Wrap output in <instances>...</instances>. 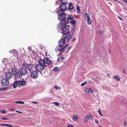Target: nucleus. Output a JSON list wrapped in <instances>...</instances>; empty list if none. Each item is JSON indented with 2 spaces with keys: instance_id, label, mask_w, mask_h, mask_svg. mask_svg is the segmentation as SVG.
<instances>
[{
  "instance_id": "1",
  "label": "nucleus",
  "mask_w": 127,
  "mask_h": 127,
  "mask_svg": "<svg viewBox=\"0 0 127 127\" xmlns=\"http://www.w3.org/2000/svg\"><path fill=\"white\" fill-rule=\"evenodd\" d=\"M38 64L36 66V69L41 73L47 65L51 64V61L47 58H45L43 60H40L38 62Z\"/></svg>"
},
{
  "instance_id": "2",
  "label": "nucleus",
  "mask_w": 127,
  "mask_h": 127,
  "mask_svg": "<svg viewBox=\"0 0 127 127\" xmlns=\"http://www.w3.org/2000/svg\"><path fill=\"white\" fill-rule=\"evenodd\" d=\"M22 65L23 67L26 69L31 72L34 69V66L32 64H27L26 62H24L22 64Z\"/></svg>"
},
{
  "instance_id": "3",
  "label": "nucleus",
  "mask_w": 127,
  "mask_h": 127,
  "mask_svg": "<svg viewBox=\"0 0 127 127\" xmlns=\"http://www.w3.org/2000/svg\"><path fill=\"white\" fill-rule=\"evenodd\" d=\"M58 31L63 34L66 35L69 33V27L67 25L64 26L62 29L59 30Z\"/></svg>"
},
{
  "instance_id": "4",
  "label": "nucleus",
  "mask_w": 127,
  "mask_h": 127,
  "mask_svg": "<svg viewBox=\"0 0 127 127\" xmlns=\"http://www.w3.org/2000/svg\"><path fill=\"white\" fill-rule=\"evenodd\" d=\"M18 71V78H19L22 76L27 74L28 73L27 70L23 67L20 68Z\"/></svg>"
},
{
  "instance_id": "5",
  "label": "nucleus",
  "mask_w": 127,
  "mask_h": 127,
  "mask_svg": "<svg viewBox=\"0 0 127 127\" xmlns=\"http://www.w3.org/2000/svg\"><path fill=\"white\" fill-rule=\"evenodd\" d=\"M57 12L59 14V18L60 20H62L65 19L66 16L65 13L60 12V11H58Z\"/></svg>"
},
{
  "instance_id": "6",
  "label": "nucleus",
  "mask_w": 127,
  "mask_h": 127,
  "mask_svg": "<svg viewBox=\"0 0 127 127\" xmlns=\"http://www.w3.org/2000/svg\"><path fill=\"white\" fill-rule=\"evenodd\" d=\"M67 2H65L63 4H61L60 6V10L59 11H60L61 12H64L67 9L66 5L65 4Z\"/></svg>"
},
{
  "instance_id": "7",
  "label": "nucleus",
  "mask_w": 127,
  "mask_h": 127,
  "mask_svg": "<svg viewBox=\"0 0 127 127\" xmlns=\"http://www.w3.org/2000/svg\"><path fill=\"white\" fill-rule=\"evenodd\" d=\"M17 68L16 67L12 68V72L13 75L16 78H18L19 71L17 70Z\"/></svg>"
},
{
  "instance_id": "8",
  "label": "nucleus",
  "mask_w": 127,
  "mask_h": 127,
  "mask_svg": "<svg viewBox=\"0 0 127 127\" xmlns=\"http://www.w3.org/2000/svg\"><path fill=\"white\" fill-rule=\"evenodd\" d=\"M1 82L2 85L4 86H7L9 84L8 81L5 78L2 79Z\"/></svg>"
},
{
  "instance_id": "9",
  "label": "nucleus",
  "mask_w": 127,
  "mask_h": 127,
  "mask_svg": "<svg viewBox=\"0 0 127 127\" xmlns=\"http://www.w3.org/2000/svg\"><path fill=\"white\" fill-rule=\"evenodd\" d=\"M38 75V72L37 71L34 70L32 72L31 76L32 78L34 79L36 78Z\"/></svg>"
},
{
  "instance_id": "10",
  "label": "nucleus",
  "mask_w": 127,
  "mask_h": 127,
  "mask_svg": "<svg viewBox=\"0 0 127 127\" xmlns=\"http://www.w3.org/2000/svg\"><path fill=\"white\" fill-rule=\"evenodd\" d=\"M17 82L18 83V85L19 87H21L22 86H24L26 85V82L24 80L17 81Z\"/></svg>"
},
{
  "instance_id": "11",
  "label": "nucleus",
  "mask_w": 127,
  "mask_h": 127,
  "mask_svg": "<svg viewBox=\"0 0 127 127\" xmlns=\"http://www.w3.org/2000/svg\"><path fill=\"white\" fill-rule=\"evenodd\" d=\"M12 74L10 72H7L5 74L6 78L7 79H11L12 77Z\"/></svg>"
},
{
  "instance_id": "12",
  "label": "nucleus",
  "mask_w": 127,
  "mask_h": 127,
  "mask_svg": "<svg viewBox=\"0 0 127 127\" xmlns=\"http://www.w3.org/2000/svg\"><path fill=\"white\" fill-rule=\"evenodd\" d=\"M85 17L86 19L87 20L88 24H90L91 22V20L90 19L89 15L88 13H86L85 14Z\"/></svg>"
},
{
  "instance_id": "13",
  "label": "nucleus",
  "mask_w": 127,
  "mask_h": 127,
  "mask_svg": "<svg viewBox=\"0 0 127 127\" xmlns=\"http://www.w3.org/2000/svg\"><path fill=\"white\" fill-rule=\"evenodd\" d=\"M72 37V36L70 35L65 36L64 37V39L65 41H68L70 40Z\"/></svg>"
},
{
  "instance_id": "14",
  "label": "nucleus",
  "mask_w": 127,
  "mask_h": 127,
  "mask_svg": "<svg viewBox=\"0 0 127 127\" xmlns=\"http://www.w3.org/2000/svg\"><path fill=\"white\" fill-rule=\"evenodd\" d=\"M65 40L64 39H62L60 40L59 41V45L60 46H62L65 43Z\"/></svg>"
},
{
  "instance_id": "15",
  "label": "nucleus",
  "mask_w": 127,
  "mask_h": 127,
  "mask_svg": "<svg viewBox=\"0 0 127 127\" xmlns=\"http://www.w3.org/2000/svg\"><path fill=\"white\" fill-rule=\"evenodd\" d=\"M62 21L61 22L64 25L65 24H67L69 22V20L67 19V18L66 19H65L64 20H61Z\"/></svg>"
},
{
  "instance_id": "16",
  "label": "nucleus",
  "mask_w": 127,
  "mask_h": 127,
  "mask_svg": "<svg viewBox=\"0 0 127 127\" xmlns=\"http://www.w3.org/2000/svg\"><path fill=\"white\" fill-rule=\"evenodd\" d=\"M61 46L59 45L56 47V51L57 52H60L61 51V49L62 48Z\"/></svg>"
},
{
  "instance_id": "17",
  "label": "nucleus",
  "mask_w": 127,
  "mask_h": 127,
  "mask_svg": "<svg viewBox=\"0 0 127 127\" xmlns=\"http://www.w3.org/2000/svg\"><path fill=\"white\" fill-rule=\"evenodd\" d=\"M64 25L63 24H62L61 22V23L59 24L58 25V31L61 30L62 27L63 28Z\"/></svg>"
},
{
  "instance_id": "18",
  "label": "nucleus",
  "mask_w": 127,
  "mask_h": 127,
  "mask_svg": "<svg viewBox=\"0 0 127 127\" xmlns=\"http://www.w3.org/2000/svg\"><path fill=\"white\" fill-rule=\"evenodd\" d=\"M85 91L86 92L88 93H91L93 92L91 89L89 88H88L86 89Z\"/></svg>"
},
{
  "instance_id": "19",
  "label": "nucleus",
  "mask_w": 127,
  "mask_h": 127,
  "mask_svg": "<svg viewBox=\"0 0 127 127\" xmlns=\"http://www.w3.org/2000/svg\"><path fill=\"white\" fill-rule=\"evenodd\" d=\"M2 61L3 64H7L8 63V60L6 58L3 59L2 60Z\"/></svg>"
},
{
  "instance_id": "20",
  "label": "nucleus",
  "mask_w": 127,
  "mask_h": 127,
  "mask_svg": "<svg viewBox=\"0 0 127 127\" xmlns=\"http://www.w3.org/2000/svg\"><path fill=\"white\" fill-rule=\"evenodd\" d=\"M67 17V19L68 20L69 19L72 20L74 18L71 15H68Z\"/></svg>"
},
{
  "instance_id": "21",
  "label": "nucleus",
  "mask_w": 127,
  "mask_h": 127,
  "mask_svg": "<svg viewBox=\"0 0 127 127\" xmlns=\"http://www.w3.org/2000/svg\"><path fill=\"white\" fill-rule=\"evenodd\" d=\"M113 77L114 79L116 80L119 81L120 80L119 77L118 75L114 76Z\"/></svg>"
},
{
  "instance_id": "22",
  "label": "nucleus",
  "mask_w": 127,
  "mask_h": 127,
  "mask_svg": "<svg viewBox=\"0 0 127 127\" xmlns=\"http://www.w3.org/2000/svg\"><path fill=\"white\" fill-rule=\"evenodd\" d=\"M78 117L76 115H74L73 116V119L74 121H76L78 120Z\"/></svg>"
},
{
  "instance_id": "23",
  "label": "nucleus",
  "mask_w": 127,
  "mask_h": 127,
  "mask_svg": "<svg viewBox=\"0 0 127 127\" xmlns=\"http://www.w3.org/2000/svg\"><path fill=\"white\" fill-rule=\"evenodd\" d=\"M17 82V81L13 84V86L14 88H15L16 87L17 84L18 85V83Z\"/></svg>"
},
{
  "instance_id": "24",
  "label": "nucleus",
  "mask_w": 127,
  "mask_h": 127,
  "mask_svg": "<svg viewBox=\"0 0 127 127\" xmlns=\"http://www.w3.org/2000/svg\"><path fill=\"white\" fill-rule=\"evenodd\" d=\"M88 118L87 116H86L85 117L84 119V122L85 123H86L87 122V121L88 120Z\"/></svg>"
},
{
  "instance_id": "25",
  "label": "nucleus",
  "mask_w": 127,
  "mask_h": 127,
  "mask_svg": "<svg viewBox=\"0 0 127 127\" xmlns=\"http://www.w3.org/2000/svg\"><path fill=\"white\" fill-rule=\"evenodd\" d=\"M15 102L16 103H20L23 104L24 103V102L22 101H17Z\"/></svg>"
},
{
  "instance_id": "26",
  "label": "nucleus",
  "mask_w": 127,
  "mask_h": 127,
  "mask_svg": "<svg viewBox=\"0 0 127 127\" xmlns=\"http://www.w3.org/2000/svg\"><path fill=\"white\" fill-rule=\"evenodd\" d=\"M87 116L89 119H91L93 118V116L90 114H88Z\"/></svg>"
},
{
  "instance_id": "27",
  "label": "nucleus",
  "mask_w": 127,
  "mask_h": 127,
  "mask_svg": "<svg viewBox=\"0 0 127 127\" xmlns=\"http://www.w3.org/2000/svg\"><path fill=\"white\" fill-rule=\"evenodd\" d=\"M12 52L13 54H14L17 53V51L16 50L14 49L12 51Z\"/></svg>"
},
{
  "instance_id": "28",
  "label": "nucleus",
  "mask_w": 127,
  "mask_h": 127,
  "mask_svg": "<svg viewBox=\"0 0 127 127\" xmlns=\"http://www.w3.org/2000/svg\"><path fill=\"white\" fill-rule=\"evenodd\" d=\"M52 103H54L56 106H58L59 105V103L57 102H53Z\"/></svg>"
},
{
  "instance_id": "29",
  "label": "nucleus",
  "mask_w": 127,
  "mask_h": 127,
  "mask_svg": "<svg viewBox=\"0 0 127 127\" xmlns=\"http://www.w3.org/2000/svg\"><path fill=\"white\" fill-rule=\"evenodd\" d=\"M76 21L75 20H73L71 21V23L72 24H75Z\"/></svg>"
},
{
  "instance_id": "30",
  "label": "nucleus",
  "mask_w": 127,
  "mask_h": 127,
  "mask_svg": "<svg viewBox=\"0 0 127 127\" xmlns=\"http://www.w3.org/2000/svg\"><path fill=\"white\" fill-rule=\"evenodd\" d=\"M58 68L57 67H55L53 69V70L55 71H57L58 70Z\"/></svg>"
},
{
  "instance_id": "31",
  "label": "nucleus",
  "mask_w": 127,
  "mask_h": 127,
  "mask_svg": "<svg viewBox=\"0 0 127 127\" xmlns=\"http://www.w3.org/2000/svg\"><path fill=\"white\" fill-rule=\"evenodd\" d=\"M73 8V7L72 5L69 6L68 7V8L69 9L71 10Z\"/></svg>"
},
{
  "instance_id": "32",
  "label": "nucleus",
  "mask_w": 127,
  "mask_h": 127,
  "mask_svg": "<svg viewBox=\"0 0 127 127\" xmlns=\"http://www.w3.org/2000/svg\"><path fill=\"white\" fill-rule=\"evenodd\" d=\"M98 112L100 115L102 116H103V115L101 114L100 112V109H98Z\"/></svg>"
},
{
  "instance_id": "33",
  "label": "nucleus",
  "mask_w": 127,
  "mask_h": 127,
  "mask_svg": "<svg viewBox=\"0 0 127 127\" xmlns=\"http://www.w3.org/2000/svg\"><path fill=\"white\" fill-rule=\"evenodd\" d=\"M5 126L9 127H13L12 125L8 124H6Z\"/></svg>"
},
{
  "instance_id": "34",
  "label": "nucleus",
  "mask_w": 127,
  "mask_h": 127,
  "mask_svg": "<svg viewBox=\"0 0 127 127\" xmlns=\"http://www.w3.org/2000/svg\"><path fill=\"white\" fill-rule=\"evenodd\" d=\"M66 48L64 46L63 48H62V51L63 52H64L65 51V48Z\"/></svg>"
},
{
  "instance_id": "35",
  "label": "nucleus",
  "mask_w": 127,
  "mask_h": 127,
  "mask_svg": "<svg viewBox=\"0 0 127 127\" xmlns=\"http://www.w3.org/2000/svg\"><path fill=\"white\" fill-rule=\"evenodd\" d=\"M80 8V7H79L78 5H77V7L76 8L77 10L78 11H80L81 10H80L79 9Z\"/></svg>"
},
{
  "instance_id": "36",
  "label": "nucleus",
  "mask_w": 127,
  "mask_h": 127,
  "mask_svg": "<svg viewBox=\"0 0 127 127\" xmlns=\"http://www.w3.org/2000/svg\"><path fill=\"white\" fill-rule=\"evenodd\" d=\"M7 88H8V87L2 88L1 89V91H4L7 90Z\"/></svg>"
},
{
  "instance_id": "37",
  "label": "nucleus",
  "mask_w": 127,
  "mask_h": 127,
  "mask_svg": "<svg viewBox=\"0 0 127 127\" xmlns=\"http://www.w3.org/2000/svg\"><path fill=\"white\" fill-rule=\"evenodd\" d=\"M87 81H85L84 82L82 83L81 84V86H83L85 85V84H87Z\"/></svg>"
},
{
  "instance_id": "38",
  "label": "nucleus",
  "mask_w": 127,
  "mask_h": 127,
  "mask_svg": "<svg viewBox=\"0 0 127 127\" xmlns=\"http://www.w3.org/2000/svg\"><path fill=\"white\" fill-rule=\"evenodd\" d=\"M55 88L57 90H59L60 89V88L58 86H56L55 87Z\"/></svg>"
},
{
  "instance_id": "39",
  "label": "nucleus",
  "mask_w": 127,
  "mask_h": 127,
  "mask_svg": "<svg viewBox=\"0 0 127 127\" xmlns=\"http://www.w3.org/2000/svg\"><path fill=\"white\" fill-rule=\"evenodd\" d=\"M1 112L5 114L6 113V112L4 110H2L1 111Z\"/></svg>"
},
{
  "instance_id": "40",
  "label": "nucleus",
  "mask_w": 127,
  "mask_h": 127,
  "mask_svg": "<svg viewBox=\"0 0 127 127\" xmlns=\"http://www.w3.org/2000/svg\"><path fill=\"white\" fill-rule=\"evenodd\" d=\"M71 32H72V34H73L75 32L74 30V29H73L72 30Z\"/></svg>"
},
{
  "instance_id": "41",
  "label": "nucleus",
  "mask_w": 127,
  "mask_h": 127,
  "mask_svg": "<svg viewBox=\"0 0 127 127\" xmlns=\"http://www.w3.org/2000/svg\"><path fill=\"white\" fill-rule=\"evenodd\" d=\"M124 126L126 127V126L127 122V121H124Z\"/></svg>"
},
{
  "instance_id": "42",
  "label": "nucleus",
  "mask_w": 127,
  "mask_h": 127,
  "mask_svg": "<svg viewBox=\"0 0 127 127\" xmlns=\"http://www.w3.org/2000/svg\"><path fill=\"white\" fill-rule=\"evenodd\" d=\"M70 47H69L68 48H67L66 50V52H68L70 50Z\"/></svg>"
},
{
  "instance_id": "43",
  "label": "nucleus",
  "mask_w": 127,
  "mask_h": 127,
  "mask_svg": "<svg viewBox=\"0 0 127 127\" xmlns=\"http://www.w3.org/2000/svg\"><path fill=\"white\" fill-rule=\"evenodd\" d=\"M1 119L3 120H7V118H1Z\"/></svg>"
},
{
  "instance_id": "44",
  "label": "nucleus",
  "mask_w": 127,
  "mask_h": 127,
  "mask_svg": "<svg viewBox=\"0 0 127 127\" xmlns=\"http://www.w3.org/2000/svg\"><path fill=\"white\" fill-rule=\"evenodd\" d=\"M95 122L96 124L99 123L98 121L96 119H95Z\"/></svg>"
},
{
  "instance_id": "45",
  "label": "nucleus",
  "mask_w": 127,
  "mask_h": 127,
  "mask_svg": "<svg viewBox=\"0 0 127 127\" xmlns=\"http://www.w3.org/2000/svg\"><path fill=\"white\" fill-rule=\"evenodd\" d=\"M103 32L102 31H101L100 30L98 31V33L100 34H101Z\"/></svg>"
},
{
  "instance_id": "46",
  "label": "nucleus",
  "mask_w": 127,
  "mask_h": 127,
  "mask_svg": "<svg viewBox=\"0 0 127 127\" xmlns=\"http://www.w3.org/2000/svg\"><path fill=\"white\" fill-rule=\"evenodd\" d=\"M32 103L34 104H36L38 103V102H37L33 101Z\"/></svg>"
},
{
  "instance_id": "47",
  "label": "nucleus",
  "mask_w": 127,
  "mask_h": 127,
  "mask_svg": "<svg viewBox=\"0 0 127 127\" xmlns=\"http://www.w3.org/2000/svg\"><path fill=\"white\" fill-rule=\"evenodd\" d=\"M64 0H60V1L61 3H62V4H63L65 2H63V1Z\"/></svg>"
},
{
  "instance_id": "48",
  "label": "nucleus",
  "mask_w": 127,
  "mask_h": 127,
  "mask_svg": "<svg viewBox=\"0 0 127 127\" xmlns=\"http://www.w3.org/2000/svg\"><path fill=\"white\" fill-rule=\"evenodd\" d=\"M28 49L29 50H32V48H31V47H28Z\"/></svg>"
},
{
  "instance_id": "49",
  "label": "nucleus",
  "mask_w": 127,
  "mask_h": 127,
  "mask_svg": "<svg viewBox=\"0 0 127 127\" xmlns=\"http://www.w3.org/2000/svg\"><path fill=\"white\" fill-rule=\"evenodd\" d=\"M16 112H17V113H22L20 111H16Z\"/></svg>"
},
{
  "instance_id": "50",
  "label": "nucleus",
  "mask_w": 127,
  "mask_h": 127,
  "mask_svg": "<svg viewBox=\"0 0 127 127\" xmlns=\"http://www.w3.org/2000/svg\"><path fill=\"white\" fill-rule=\"evenodd\" d=\"M68 127H73V126L71 125H68Z\"/></svg>"
},
{
  "instance_id": "51",
  "label": "nucleus",
  "mask_w": 127,
  "mask_h": 127,
  "mask_svg": "<svg viewBox=\"0 0 127 127\" xmlns=\"http://www.w3.org/2000/svg\"><path fill=\"white\" fill-rule=\"evenodd\" d=\"M60 59L61 60V61H62V60H64V58L63 57H62L60 58Z\"/></svg>"
},
{
  "instance_id": "52",
  "label": "nucleus",
  "mask_w": 127,
  "mask_h": 127,
  "mask_svg": "<svg viewBox=\"0 0 127 127\" xmlns=\"http://www.w3.org/2000/svg\"><path fill=\"white\" fill-rule=\"evenodd\" d=\"M10 110L12 111H14L15 110V109L14 108H12V109H10Z\"/></svg>"
},
{
  "instance_id": "53",
  "label": "nucleus",
  "mask_w": 127,
  "mask_h": 127,
  "mask_svg": "<svg viewBox=\"0 0 127 127\" xmlns=\"http://www.w3.org/2000/svg\"><path fill=\"white\" fill-rule=\"evenodd\" d=\"M118 18L120 19V20H121V21H123V19L122 18L120 17H118Z\"/></svg>"
},
{
  "instance_id": "54",
  "label": "nucleus",
  "mask_w": 127,
  "mask_h": 127,
  "mask_svg": "<svg viewBox=\"0 0 127 127\" xmlns=\"http://www.w3.org/2000/svg\"><path fill=\"white\" fill-rule=\"evenodd\" d=\"M75 39V38H73V39L72 40V42H73L74 40Z\"/></svg>"
},
{
  "instance_id": "55",
  "label": "nucleus",
  "mask_w": 127,
  "mask_h": 127,
  "mask_svg": "<svg viewBox=\"0 0 127 127\" xmlns=\"http://www.w3.org/2000/svg\"><path fill=\"white\" fill-rule=\"evenodd\" d=\"M68 45V44H65L64 45V46L65 47H67V46Z\"/></svg>"
},
{
  "instance_id": "56",
  "label": "nucleus",
  "mask_w": 127,
  "mask_h": 127,
  "mask_svg": "<svg viewBox=\"0 0 127 127\" xmlns=\"http://www.w3.org/2000/svg\"><path fill=\"white\" fill-rule=\"evenodd\" d=\"M1 125L2 126H5L6 124H1Z\"/></svg>"
},
{
  "instance_id": "57",
  "label": "nucleus",
  "mask_w": 127,
  "mask_h": 127,
  "mask_svg": "<svg viewBox=\"0 0 127 127\" xmlns=\"http://www.w3.org/2000/svg\"><path fill=\"white\" fill-rule=\"evenodd\" d=\"M123 0L126 3H127V0Z\"/></svg>"
},
{
  "instance_id": "58",
  "label": "nucleus",
  "mask_w": 127,
  "mask_h": 127,
  "mask_svg": "<svg viewBox=\"0 0 127 127\" xmlns=\"http://www.w3.org/2000/svg\"><path fill=\"white\" fill-rule=\"evenodd\" d=\"M9 52L11 54H12V51H9Z\"/></svg>"
},
{
  "instance_id": "59",
  "label": "nucleus",
  "mask_w": 127,
  "mask_h": 127,
  "mask_svg": "<svg viewBox=\"0 0 127 127\" xmlns=\"http://www.w3.org/2000/svg\"><path fill=\"white\" fill-rule=\"evenodd\" d=\"M69 4L70 5H72V4L71 2H70L69 3Z\"/></svg>"
},
{
  "instance_id": "60",
  "label": "nucleus",
  "mask_w": 127,
  "mask_h": 127,
  "mask_svg": "<svg viewBox=\"0 0 127 127\" xmlns=\"http://www.w3.org/2000/svg\"><path fill=\"white\" fill-rule=\"evenodd\" d=\"M59 60H60L59 58H58V59H57V61H59Z\"/></svg>"
},
{
  "instance_id": "61",
  "label": "nucleus",
  "mask_w": 127,
  "mask_h": 127,
  "mask_svg": "<svg viewBox=\"0 0 127 127\" xmlns=\"http://www.w3.org/2000/svg\"><path fill=\"white\" fill-rule=\"evenodd\" d=\"M108 76L109 77H110V74H108Z\"/></svg>"
},
{
  "instance_id": "62",
  "label": "nucleus",
  "mask_w": 127,
  "mask_h": 127,
  "mask_svg": "<svg viewBox=\"0 0 127 127\" xmlns=\"http://www.w3.org/2000/svg\"><path fill=\"white\" fill-rule=\"evenodd\" d=\"M123 71L125 73V70H123Z\"/></svg>"
},
{
  "instance_id": "63",
  "label": "nucleus",
  "mask_w": 127,
  "mask_h": 127,
  "mask_svg": "<svg viewBox=\"0 0 127 127\" xmlns=\"http://www.w3.org/2000/svg\"><path fill=\"white\" fill-rule=\"evenodd\" d=\"M98 127H101V126H98Z\"/></svg>"
},
{
  "instance_id": "64",
  "label": "nucleus",
  "mask_w": 127,
  "mask_h": 127,
  "mask_svg": "<svg viewBox=\"0 0 127 127\" xmlns=\"http://www.w3.org/2000/svg\"><path fill=\"white\" fill-rule=\"evenodd\" d=\"M75 10H74L73 11V12H75Z\"/></svg>"
}]
</instances>
